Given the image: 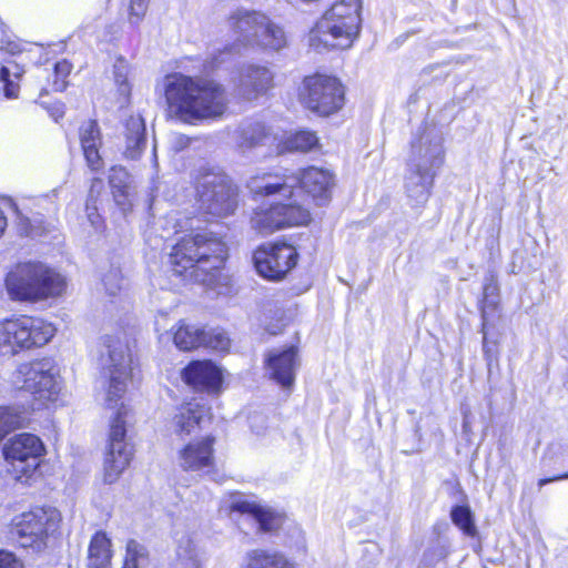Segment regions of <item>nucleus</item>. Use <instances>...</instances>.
Here are the masks:
<instances>
[{
  "mask_svg": "<svg viewBox=\"0 0 568 568\" xmlns=\"http://www.w3.org/2000/svg\"><path fill=\"white\" fill-rule=\"evenodd\" d=\"M23 70L13 61L8 59H0V87L4 91L7 98H16L18 95L19 87L11 80V75L19 79Z\"/></svg>",
  "mask_w": 568,
  "mask_h": 568,
  "instance_id": "nucleus-34",
  "label": "nucleus"
},
{
  "mask_svg": "<svg viewBox=\"0 0 568 568\" xmlns=\"http://www.w3.org/2000/svg\"><path fill=\"white\" fill-rule=\"evenodd\" d=\"M435 175V171L408 168L405 191L413 205L422 206L428 201Z\"/></svg>",
  "mask_w": 568,
  "mask_h": 568,
  "instance_id": "nucleus-24",
  "label": "nucleus"
},
{
  "mask_svg": "<svg viewBox=\"0 0 568 568\" xmlns=\"http://www.w3.org/2000/svg\"><path fill=\"white\" fill-rule=\"evenodd\" d=\"M561 479H568V473H565L562 475H558L555 477H550V478H541L538 481V486H539V488H541L549 483H554V481L561 480Z\"/></svg>",
  "mask_w": 568,
  "mask_h": 568,
  "instance_id": "nucleus-51",
  "label": "nucleus"
},
{
  "mask_svg": "<svg viewBox=\"0 0 568 568\" xmlns=\"http://www.w3.org/2000/svg\"><path fill=\"white\" fill-rule=\"evenodd\" d=\"M202 346L210 347L215 351L225 352L230 347V338L223 331L204 329V338Z\"/></svg>",
  "mask_w": 568,
  "mask_h": 568,
  "instance_id": "nucleus-38",
  "label": "nucleus"
},
{
  "mask_svg": "<svg viewBox=\"0 0 568 568\" xmlns=\"http://www.w3.org/2000/svg\"><path fill=\"white\" fill-rule=\"evenodd\" d=\"M197 193L200 209L212 216L231 215L237 206V187L223 173L203 174L199 182Z\"/></svg>",
  "mask_w": 568,
  "mask_h": 568,
  "instance_id": "nucleus-11",
  "label": "nucleus"
},
{
  "mask_svg": "<svg viewBox=\"0 0 568 568\" xmlns=\"http://www.w3.org/2000/svg\"><path fill=\"white\" fill-rule=\"evenodd\" d=\"M112 194L116 205L121 209L123 213L130 211L133 206V201L135 196L134 186L121 187L112 190Z\"/></svg>",
  "mask_w": 568,
  "mask_h": 568,
  "instance_id": "nucleus-39",
  "label": "nucleus"
},
{
  "mask_svg": "<svg viewBox=\"0 0 568 568\" xmlns=\"http://www.w3.org/2000/svg\"><path fill=\"white\" fill-rule=\"evenodd\" d=\"M274 87V72L266 65L247 64L240 70L237 94L253 101L265 95Z\"/></svg>",
  "mask_w": 568,
  "mask_h": 568,
  "instance_id": "nucleus-17",
  "label": "nucleus"
},
{
  "mask_svg": "<svg viewBox=\"0 0 568 568\" xmlns=\"http://www.w3.org/2000/svg\"><path fill=\"white\" fill-rule=\"evenodd\" d=\"M227 257V247L212 233H197L180 240L170 253L173 272L182 275L192 268L197 281L206 282L199 271L219 270Z\"/></svg>",
  "mask_w": 568,
  "mask_h": 568,
  "instance_id": "nucleus-3",
  "label": "nucleus"
},
{
  "mask_svg": "<svg viewBox=\"0 0 568 568\" xmlns=\"http://www.w3.org/2000/svg\"><path fill=\"white\" fill-rule=\"evenodd\" d=\"M311 220L308 210L295 202L277 203L267 209L256 210L251 217V226L261 234H271L293 225H304Z\"/></svg>",
  "mask_w": 568,
  "mask_h": 568,
  "instance_id": "nucleus-14",
  "label": "nucleus"
},
{
  "mask_svg": "<svg viewBox=\"0 0 568 568\" xmlns=\"http://www.w3.org/2000/svg\"><path fill=\"white\" fill-rule=\"evenodd\" d=\"M290 178L296 179L295 186L300 184L317 205H324L331 200L334 175L328 170L310 166Z\"/></svg>",
  "mask_w": 568,
  "mask_h": 568,
  "instance_id": "nucleus-19",
  "label": "nucleus"
},
{
  "mask_svg": "<svg viewBox=\"0 0 568 568\" xmlns=\"http://www.w3.org/2000/svg\"><path fill=\"white\" fill-rule=\"evenodd\" d=\"M444 163L443 138L435 129H424L412 141L408 168L437 171Z\"/></svg>",
  "mask_w": 568,
  "mask_h": 568,
  "instance_id": "nucleus-16",
  "label": "nucleus"
},
{
  "mask_svg": "<svg viewBox=\"0 0 568 568\" xmlns=\"http://www.w3.org/2000/svg\"><path fill=\"white\" fill-rule=\"evenodd\" d=\"M130 410L122 403L111 420L108 445L103 462V481L115 483L133 456L132 447L126 440V422Z\"/></svg>",
  "mask_w": 568,
  "mask_h": 568,
  "instance_id": "nucleus-10",
  "label": "nucleus"
},
{
  "mask_svg": "<svg viewBox=\"0 0 568 568\" xmlns=\"http://www.w3.org/2000/svg\"><path fill=\"white\" fill-rule=\"evenodd\" d=\"M240 568H296L282 552L256 548L248 550Z\"/></svg>",
  "mask_w": 568,
  "mask_h": 568,
  "instance_id": "nucleus-27",
  "label": "nucleus"
},
{
  "mask_svg": "<svg viewBox=\"0 0 568 568\" xmlns=\"http://www.w3.org/2000/svg\"><path fill=\"white\" fill-rule=\"evenodd\" d=\"M54 327L41 318L19 316L0 322V353L12 356L20 349L47 344Z\"/></svg>",
  "mask_w": 568,
  "mask_h": 568,
  "instance_id": "nucleus-6",
  "label": "nucleus"
},
{
  "mask_svg": "<svg viewBox=\"0 0 568 568\" xmlns=\"http://www.w3.org/2000/svg\"><path fill=\"white\" fill-rule=\"evenodd\" d=\"M297 252L285 243L263 245L253 255L257 273L272 281L282 280L295 265Z\"/></svg>",
  "mask_w": 568,
  "mask_h": 568,
  "instance_id": "nucleus-15",
  "label": "nucleus"
},
{
  "mask_svg": "<svg viewBox=\"0 0 568 568\" xmlns=\"http://www.w3.org/2000/svg\"><path fill=\"white\" fill-rule=\"evenodd\" d=\"M3 455L17 478L30 477L40 466L44 445L32 434L22 433L10 438L3 446Z\"/></svg>",
  "mask_w": 568,
  "mask_h": 568,
  "instance_id": "nucleus-13",
  "label": "nucleus"
},
{
  "mask_svg": "<svg viewBox=\"0 0 568 568\" xmlns=\"http://www.w3.org/2000/svg\"><path fill=\"white\" fill-rule=\"evenodd\" d=\"M174 568H202L197 546L189 537L182 538L179 542Z\"/></svg>",
  "mask_w": 568,
  "mask_h": 568,
  "instance_id": "nucleus-33",
  "label": "nucleus"
},
{
  "mask_svg": "<svg viewBox=\"0 0 568 568\" xmlns=\"http://www.w3.org/2000/svg\"><path fill=\"white\" fill-rule=\"evenodd\" d=\"M61 520V514L57 508H34L21 515L12 534L21 547L40 552L57 538Z\"/></svg>",
  "mask_w": 568,
  "mask_h": 568,
  "instance_id": "nucleus-7",
  "label": "nucleus"
},
{
  "mask_svg": "<svg viewBox=\"0 0 568 568\" xmlns=\"http://www.w3.org/2000/svg\"><path fill=\"white\" fill-rule=\"evenodd\" d=\"M207 415L209 409L204 405L190 403L175 413L170 427L178 435H190L200 428Z\"/></svg>",
  "mask_w": 568,
  "mask_h": 568,
  "instance_id": "nucleus-26",
  "label": "nucleus"
},
{
  "mask_svg": "<svg viewBox=\"0 0 568 568\" xmlns=\"http://www.w3.org/2000/svg\"><path fill=\"white\" fill-rule=\"evenodd\" d=\"M214 437H205L189 443L179 453L180 466L186 471L210 473L215 465Z\"/></svg>",
  "mask_w": 568,
  "mask_h": 568,
  "instance_id": "nucleus-20",
  "label": "nucleus"
},
{
  "mask_svg": "<svg viewBox=\"0 0 568 568\" xmlns=\"http://www.w3.org/2000/svg\"><path fill=\"white\" fill-rule=\"evenodd\" d=\"M449 552L450 550L448 545L437 544L424 554L423 560L429 565H434L435 562L445 559Z\"/></svg>",
  "mask_w": 568,
  "mask_h": 568,
  "instance_id": "nucleus-45",
  "label": "nucleus"
},
{
  "mask_svg": "<svg viewBox=\"0 0 568 568\" xmlns=\"http://www.w3.org/2000/svg\"><path fill=\"white\" fill-rule=\"evenodd\" d=\"M230 510L231 513H239L252 517L258 524L260 530L264 532L275 531L280 529L284 523L282 514L243 496H235L231 500Z\"/></svg>",
  "mask_w": 568,
  "mask_h": 568,
  "instance_id": "nucleus-21",
  "label": "nucleus"
},
{
  "mask_svg": "<svg viewBox=\"0 0 568 568\" xmlns=\"http://www.w3.org/2000/svg\"><path fill=\"white\" fill-rule=\"evenodd\" d=\"M266 136L265 126L261 122L242 123L235 131L236 145L243 152L262 145Z\"/></svg>",
  "mask_w": 568,
  "mask_h": 568,
  "instance_id": "nucleus-29",
  "label": "nucleus"
},
{
  "mask_svg": "<svg viewBox=\"0 0 568 568\" xmlns=\"http://www.w3.org/2000/svg\"><path fill=\"white\" fill-rule=\"evenodd\" d=\"M296 179L290 175L277 176L270 173L252 176L247 181V187L254 194L273 195L280 194L283 197H291L294 194Z\"/></svg>",
  "mask_w": 568,
  "mask_h": 568,
  "instance_id": "nucleus-23",
  "label": "nucleus"
},
{
  "mask_svg": "<svg viewBox=\"0 0 568 568\" xmlns=\"http://www.w3.org/2000/svg\"><path fill=\"white\" fill-rule=\"evenodd\" d=\"M0 568H24V566L12 552L0 550Z\"/></svg>",
  "mask_w": 568,
  "mask_h": 568,
  "instance_id": "nucleus-47",
  "label": "nucleus"
},
{
  "mask_svg": "<svg viewBox=\"0 0 568 568\" xmlns=\"http://www.w3.org/2000/svg\"><path fill=\"white\" fill-rule=\"evenodd\" d=\"M230 26L246 47L280 51L287 45L284 30L261 12L239 10L231 16Z\"/></svg>",
  "mask_w": 568,
  "mask_h": 568,
  "instance_id": "nucleus-5",
  "label": "nucleus"
},
{
  "mask_svg": "<svg viewBox=\"0 0 568 568\" xmlns=\"http://www.w3.org/2000/svg\"><path fill=\"white\" fill-rule=\"evenodd\" d=\"M101 187H102V181L100 179H93L92 184H91L90 194L92 195V193L95 190L101 189Z\"/></svg>",
  "mask_w": 568,
  "mask_h": 568,
  "instance_id": "nucleus-52",
  "label": "nucleus"
},
{
  "mask_svg": "<svg viewBox=\"0 0 568 568\" xmlns=\"http://www.w3.org/2000/svg\"><path fill=\"white\" fill-rule=\"evenodd\" d=\"M204 338V329L194 325L181 323L174 333V344L181 351H191L202 346Z\"/></svg>",
  "mask_w": 568,
  "mask_h": 568,
  "instance_id": "nucleus-32",
  "label": "nucleus"
},
{
  "mask_svg": "<svg viewBox=\"0 0 568 568\" xmlns=\"http://www.w3.org/2000/svg\"><path fill=\"white\" fill-rule=\"evenodd\" d=\"M109 183L112 190L132 186L129 173L121 166H113L111 169Z\"/></svg>",
  "mask_w": 568,
  "mask_h": 568,
  "instance_id": "nucleus-42",
  "label": "nucleus"
},
{
  "mask_svg": "<svg viewBox=\"0 0 568 568\" xmlns=\"http://www.w3.org/2000/svg\"><path fill=\"white\" fill-rule=\"evenodd\" d=\"M190 143H191V138L179 133L172 138L171 145L175 152H180V151H183L184 149H186L190 145Z\"/></svg>",
  "mask_w": 568,
  "mask_h": 568,
  "instance_id": "nucleus-49",
  "label": "nucleus"
},
{
  "mask_svg": "<svg viewBox=\"0 0 568 568\" xmlns=\"http://www.w3.org/2000/svg\"><path fill=\"white\" fill-rule=\"evenodd\" d=\"M6 288L16 301L39 302L61 295L65 280L41 262L20 263L6 276Z\"/></svg>",
  "mask_w": 568,
  "mask_h": 568,
  "instance_id": "nucleus-4",
  "label": "nucleus"
},
{
  "mask_svg": "<svg viewBox=\"0 0 568 568\" xmlns=\"http://www.w3.org/2000/svg\"><path fill=\"white\" fill-rule=\"evenodd\" d=\"M344 94V87L337 78L314 74L303 80L300 99L310 111L327 116L342 109Z\"/></svg>",
  "mask_w": 568,
  "mask_h": 568,
  "instance_id": "nucleus-9",
  "label": "nucleus"
},
{
  "mask_svg": "<svg viewBox=\"0 0 568 568\" xmlns=\"http://www.w3.org/2000/svg\"><path fill=\"white\" fill-rule=\"evenodd\" d=\"M164 97L168 116L185 124L221 119L229 105L222 84L182 73L165 77Z\"/></svg>",
  "mask_w": 568,
  "mask_h": 568,
  "instance_id": "nucleus-1",
  "label": "nucleus"
},
{
  "mask_svg": "<svg viewBox=\"0 0 568 568\" xmlns=\"http://www.w3.org/2000/svg\"><path fill=\"white\" fill-rule=\"evenodd\" d=\"M17 382L39 405L54 402L60 392L58 372L51 358L21 364L17 369Z\"/></svg>",
  "mask_w": 568,
  "mask_h": 568,
  "instance_id": "nucleus-12",
  "label": "nucleus"
},
{
  "mask_svg": "<svg viewBox=\"0 0 568 568\" xmlns=\"http://www.w3.org/2000/svg\"><path fill=\"white\" fill-rule=\"evenodd\" d=\"M79 138L88 166L92 171L100 170L103 164L99 153L102 139L97 121L89 120L82 123L79 129Z\"/></svg>",
  "mask_w": 568,
  "mask_h": 568,
  "instance_id": "nucleus-25",
  "label": "nucleus"
},
{
  "mask_svg": "<svg viewBox=\"0 0 568 568\" xmlns=\"http://www.w3.org/2000/svg\"><path fill=\"white\" fill-rule=\"evenodd\" d=\"M71 72V64L63 60L54 64L53 88L55 91H63L67 88L65 79Z\"/></svg>",
  "mask_w": 568,
  "mask_h": 568,
  "instance_id": "nucleus-41",
  "label": "nucleus"
},
{
  "mask_svg": "<svg viewBox=\"0 0 568 568\" xmlns=\"http://www.w3.org/2000/svg\"><path fill=\"white\" fill-rule=\"evenodd\" d=\"M498 295V284L494 274L485 277L484 298L486 303L495 304Z\"/></svg>",
  "mask_w": 568,
  "mask_h": 568,
  "instance_id": "nucleus-46",
  "label": "nucleus"
},
{
  "mask_svg": "<svg viewBox=\"0 0 568 568\" xmlns=\"http://www.w3.org/2000/svg\"><path fill=\"white\" fill-rule=\"evenodd\" d=\"M104 346L106 355L102 356V369L108 378L105 400L109 407H116L126 392L132 359L126 341L120 337L106 336Z\"/></svg>",
  "mask_w": 568,
  "mask_h": 568,
  "instance_id": "nucleus-8",
  "label": "nucleus"
},
{
  "mask_svg": "<svg viewBox=\"0 0 568 568\" xmlns=\"http://www.w3.org/2000/svg\"><path fill=\"white\" fill-rule=\"evenodd\" d=\"M213 270H209V271H202L203 273H205L206 275H211V277H214V274H212Z\"/></svg>",
  "mask_w": 568,
  "mask_h": 568,
  "instance_id": "nucleus-53",
  "label": "nucleus"
},
{
  "mask_svg": "<svg viewBox=\"0 0 568 568\" xmlns=\"http://www.w3.org/2000/svg\"><path fill=\"white\" fill-rule=\"evenodd\" d=\"M102 283L109 295H116L122 288L123 283L121 271L116 267H111L108 273L103 275Z\"/></svg>",
  "mask_w": 568,
  "mask_h": 568,
  "instance_id": "nucleus-40",
  "label": "nucleus"
},
{
  "mask_svg": "<svg viewBox=\"0 0 568 568\" xmlns=\"http://www.w3.org/2000/svg\"><path fill=\"white\" fill-rule=\"evenodd\" d=\"M186 384L207 390H216L222 382L221 371L212 362H192L182 373Z\"/></svg>",
  "mask_w": 568,
  "mask_h": 568,
  "instance_id": "nucleus-22",
  "label": "nucleus"
},
{
  "mask_svg": "<svg viewBox=\"0 0 568 568\" xmlns=\"http://www.w3.org/2000/svg\"><path fill=\"white\" fill-rule=\"evenodd\" d=\"M483 331H484L483 351H484L485 358L487 361V365H488V367H490L493 364V361L496 359V352H495L494 347L489 346V344H488L486 333H485V325L483 326Z\"/></svg>",
  "mask_w": 568,
  "mask_h": 568,
  "instance_id": "nucleus-50",
  "label": "nucleus"
},
{
  "mask_svg": "<svg viewBox=\"0 0 568 568\" xmlns=\"http://www.w3.org/2000/svg\"><path fill=\"white\" fill-rule=\"evenodd\" d=\"M265 365L271 378L284 388L292 387L300 366L297 348L290 346L285 349L270 351L265 358Z\"/></svg>",
  "mask_w": 568,
  "mask_h": 568,
  "instance_id": "nucleus-18",
  "label": "nucleus"
},
{
  "mask_svg": "<svg viewBox=\"0 0 568 568\" xmlns=\"http://www.w3.org/2000/svg\"><path fill=\"white\" fill-rule=\"evenodd\" d=\"M144 548L135 540H130L126 545V558L122 568H138L139 558L143 557Z\"/></svg>",
  "mask_w": 568,
  "mask_h": 568,
  "instance_id": "nucleus-44",
  "label": "nucleus"
},
{
  "mask_svg": "<svg viewBox=\"0 0 568 568\" xmlns=\"http://www.w3.org/2000/svg\"><path fill=\"white\" fill-rule=\"evenodd\" d=\"M359 0H341L317 21L308 36V43L316 51L347 49L359 33Z\"/></svg>",
  "mask_w": 568,
  "mask_h": 568,
  "instance_id": "nucleus-2",
  "label": "nucleus"
},
{
  "mask_svg": "<svg viewBox=\"0 0 568 568\" xmlns=\"http://www.w3.org/2000/svg\"><path fill=\"white\" fill-rule=\"evenodd\" d=\"M111 541L102 531H98L91 539L88 551V568H110Z\"/></svg>",
  "mask_w": 568,
  "mask_h": 568,
  "instance_id": "nucleus-30",
  "label": "nucleus"
},
{
  "mask_svg": "<svg viewBox=\"0 0 568 568\" xmlns=\"http://www.w3.org/2000/svg\"><path fill=\"white\" fill-rule=\"evenodd\" d=\"M149 0H130L129 22L138 26L144 18L148 10Z\"/></svg>",
  "mask_w": 568,
  "mask_h": 568,
  "instance_id": "nucleus-43",
  "label": "nucleus"
},
{
  "mask_svg": "<svg viewBox=\"0 0 568 568\" xmlns=\"http://www.w3.org/2000/svg\"><path fill=\"white\" fill-rule=\"evenodd\" d=\"M22 51L21 45L17 41H3L0 45V59H7L6 54L16 55Z\"/></svg>",
  "mask_w": 568,
  "mask_h": 568,
  "instance_id": "nucleus-48",
  "label": "nucleus"
},
{
  "mask_svg": "<svg viewBox=\"0 0 568 568\" xmlns=\"http://www.w3.org/2000/svg\"><path fill=\"white\" fill-rule=\"evenodd\" d=\"M320 149V140L315 132L297 131L285 139L282 151L306 153Z\"/></svg>",
  "mask_w": 568,
  "mask_h": 568,
  "instance_id": "nucleus-31",
  "label": "nucleus"
},
{
  "mask_svg": "<svg viewBox=\"0 0 568 568\" xmlns=\"http://www.w3.org/2000/svg\"><path fill=\"white\" fill-rule=\"evenodd\" d=\"M22 416L19 410L0 406V440L11 430L21 426Z\"/></svg>",
  "mask_w": 568,
  "mask_h": 568,
  "instance_id": "nucleus-36",
  "label": "nucleus"
},
{
  "mask_svg": "<svg viewBox=\"0 0 568 568\" xmlns=\"http://www.w3.org/2000/svg\"><path fill=\"white\" fill-rule=\"evenodd\" d=\"M466 418H467V416L465 415V417H464V427H466V426H467V420H466Z\"/></svg>",
  "mask_w": 568,
  "mask_h": 568,
  "instance_id": "nucleus-54",
  "label": "nucleus"
},
{
  "mask_svg": "<svg viewBox=\"0 0 568 568\" xmlns=\"http://www.w3.org/2000/svg\"><path fill=\"white\" fill-rule=\"evenodd\" d=\"M146 146L145 123L140 115L130 116L125 124V150L128 159L136 160Z\"/></svg>",
  "mask_w": 568,
  "mask_h": 568,
  "instance_id": "nucleus-28",
  "label": "nucleus"
},
{
  "mask_svg": "<svg viewBox=\"0 0 568 568\" xmlns=\"http://www.w3.org/2000/svg\"><path fill=\"white\" fill-rule=\"evenodd\" d=\"M450 518L455 526L469 537L478 534L475 525L474 515L468 506H454L450 511Z\"/></svg>",
  "mask_w": 568,
  "mask_h": 568,
  "instance_id": "nucleus-35",
  "label": "nucleus"
},
{
  "mask_svg": "<svg viewBox=\"0 0 568 568\" xmlns=\"http://www.w3.org/2000/svg\"><path fill=\"white\" fill-rule=\"evenodd\" d=\"M113 69L114 82L118 87L119 93L124 98H129L131 87L129 83L130 68L128 62L124 59L120 58L115 61Z\"/></svg>",
  "mask_w": 568,
  "mask_h": 568,
  "instance_id": "nucleus-37",
  "label": "nucleus"
}]
</instances>
